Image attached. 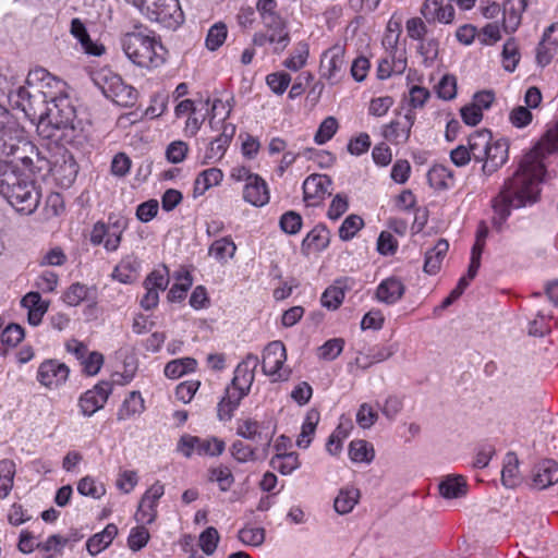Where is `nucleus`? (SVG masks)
Masks as SVG:
<instances>
[{"label": "nucleus", "instance_id": "1", "mask_svg": "<svg viewBox=\"0 0 558 558\" xmlns=\"http://www.w3.org/2000/svg\"><path fill=\"white\" fill-rule=\"evenodd\" d=\"M558 151V120L548 125L535 146L520 160L517 170L505 180L493 199V225L498 230L512 209L531 206L539 199L541 184L546 173L545 158Z\"/></svg>", "mask_w": 558, "mask_h": 558}, {"label": "nucleus", "instance_id": "2", "mask_svg": "<svg viewBox=\"0 0 558 558\" xmlns=\"http://www.w3.org/2000/svg\"><path fill=\"white\" fill-rule=\"evenodd\" d=\"M26 83H43L48 88H57V92L51 90L46 114L37 123L38 134L61 146L78 143L83 131L82 122L76 118L75 107L64 92L65 83L43 68L29 71Z\"/></svg>", "mask_w": 558, "mask_h": 558}, {"label": "nucleus", "instance_id": "3", "mask_svg": "<svg viewBox=\"0 0 558 558\" xmlns=\"http://www.w3.org/2000/svg\"><path fill=\"white\" fill-rule=\"evenodd\" d=\"M0 195L17 213L32 215L40 204L41 190L25 172L5 169L0 173Z\"/></svg>", "mask_w": 558, "mask_h": 558}, {"label": "nucleus", "instance_id": "4", "mask_svg": "<svg viewBox=\"0 0 558 558\" xmlns=\"http://www.w3.org/2000/svg\"><path fill=\"white\" fill-rule=\"evenodd\" d=\"M122 49L133 64L143 69H156L166 61L167 50L160 38L146 28L126 33Z\"/></svg>", "mask_w": 558, "mask_h": 558}, {"label": "nucleus", "instance_id": "5", "mask_svg": "<svg viewBox=\"0 0 558 558\" xmlns=\"http://www.w3.org/2000/svg\"><path fill=\"white\" fill-rule=\"evenodd\" d=\"M37 83L26 86H20L17 89L10 92L9 101L13 108L20 109L24 112L25 117L32 122L39 123L47 110L51 89L43 90L35 86ZM40 87L43 83H39Z\"/></svg>", "mask_w": 558, "mask_h": 558}, {"label": "nucleus", "instance_id": "6", "mask_svg": "<svg viewBox=\"0 0 558 558\" xmlns=\"http://www.w3.org/2000/svg\"><path fill=\"white\" fill-rule=\"evenodd\" d=\"M135 7L145 17L162 24L168 28H175L184 21L183 11L179 0H125Z\"/></svg>", "mask_w": 558, "mask_h": 558}, {"label": "nucleus", "instance_id": "7", "mask_svg": "<svg viewBox=\"0 0 558 558\" xmlns=\"http://www.w3.org/2000/svg\"><path fill=\"white\" fill-rule=\"evenodd\" d=\"M286 361L284 344L279 340L268 343L263 352L262 368L264 374L270 377L272 381L287 380L291 372L283 368Z\"/></svg>", "mask_w": 558, "mask_h": 558}, {"label": "nucleus", "instance_id": "8", "mask_svg": "<svg viewBox=\"0 0 558 558\" xmlns=\"http://www.w3.org/2000/svg\"><path fill=\"white\" fill-rule=\"evenodd\" d=\"M48 168L40 174L51 173L54 179L63 186H70L76 179L78 168L73 156L65 149H62L52 158L47 157Z\"/></svg>", "mask_w": 558, "mask_h": 558}, {"label": "nucleus", "instance_id": "9", "mask_svg": "<svg viewBox=\"0 0 558 558\" xmlns=\"http://www.w3.org/2000/svg\"><path fill=\"white\" fill-rule=\"evenodd\" d=\"M235 124L231 122H226V120L223 119L221 121L220 133L207 143V146L204 150V155L201 159V165L205 166L220 161L225 157L235 135Z\"/></svg>", "mask_w": 558, "mask_h": 558}, {"label": "nucleus", "instance_id": "10", "mask_svg": "<svg viewBox=\"0 0 558 558\" xmlns=\"http://www.w3.org/2000/svg\"><path fill=\"white\" fill-rule=\"evenodd\" d=\"M345 49L341 45H333L324 51L320 59V74L329 84L333 85L340 82L345 71L344 60Z\"/></svg>", "mask_w": 558, "mask_h": 558}, {"label": "nucleus", "instance_id": "11", "mask_svg": "<svg viewBox=\"0 0 558 558\" xmlns=\"http://www.w3.org/2000/svg\"><path fill=\"white\" fill-rule=\"evenodd\" d=\"M70 368L66 364L54 359H48L40 363L36 378L38 383L48 389H58L69 378Z\"/></svg>", "mask_w": 558, "mask_h": 558}, {"label": "nucleus", "instance_id": "12", "mask_svg": "<svg viewBox=\"0 0 558 558\" xmlns=\"http://www.w3.org/2000/svg\"><path fill=\"white\" fill-rule=\"evenodd\" d=\"M332 181L327 174H312L303 182L304 201L307 206H318L331 195Z\"/></svg>", "mask_w": 558, "mask_h": 558}, {"label": "nucleus", "instance_id": "13", "mask_svg": "<svg viewBox=\"0 0 558 558\" xmlns=\"http://www.w3.org/2000/svg\"><path fill=\"white\" fill-rule=\"evenodd\" d=\"M165 494V486L160 482L154 483L142 496L135 520L140 523L150 524L157 517L158 500Z\"/></svg>", "mask_w": 558, "mask_h": 558}, {"label": "nucleus", "instance_id": "14", "mask_svg": "<svg viewBox=\"0 0 558 558\" xmlns=\"http://www.w3.org/2000/svg\"><path fill=\"white\" fill-rule=\"evenodd\" d=\"M111 391L112 386L109 381H100L93 389L87 390L78 400L82 414L92 416L102 409Z\"/></svg>", "mask_w": 558, "mask_h": 558}, {"label": "nucleus", "instance_id": "15", "mask_svg": "<svg viewBox=\"0 0 558 558\" xmlns=\"http://www.w3.org/2000/svg\"><path fill=\"white\" fill-rule=\"evenodd\" d=\"M407 65L405 49L386 48V56L378 61L377 77L387 80L392 75H400L405 71Z\"/></svg>", "mask_w": 558, "mask_h": 558}, {"label": "nucleus", "instance_id": "16", "mask_svg": "<svg viewBox=\"0 0 558 558\" xmlns=\"http://www.w3.org/2000/svg\"><path fill=\"white\" fill-rule=\"evenodd\" d=\"M102 93L107 98L123 107L133 106L137 99V90L131 85H126L117 75L111 76L102 86Z\"/></svg>", "mask_w": 558, "mask_h": 558}, {"label": "nucleus", "instance_id": "17", "mask_svg": "<svg viewBox=\"0 0 558 558\" xmlns=\"http://www.w3.org/2000/svg\"><path fill=\"white\" fill-rule=\"evenodd\" d=\"M414 122L415 113L408 111L402 118L384 125L383 136L392 144H404L410 138Z\"/></svg>", "mask_w": 558, "mask_h": 558}, {"label": "nucleus", "instance_id": "18", "mask_svg": "<svg viewBox=\"0 0 558 558\" xmlns=\"http://www.w3.org/2000/svg\"><path fill=\"white\" fill-rule=\"evenodd\" d=\"M508 143L506 141L492 142L483 158L482 172L492 175L508 160Z\"/></svg>", "mask_w": 558, "mask_h": 558}, {"label": "nucleus", "instance_id": "19", "mask_svg": "<svg viewBox=\"0 0 558 558\" xmlns=\"http://www.w3.org/2000/svg\"><path fill=\"white\" fill-rule=\"evenodd\" d=\"M558 482V463L551 459L538 462L532 471V486L545 489Z\"/></svg>", "mask_w": 558, "mask_h": 558}, {"label": "nucleus", "instance_id": "20", "mask_svg": "<svg viewBox=\"0 0 558 558\" xmlns=\"http://www.w3.org/2000/svg\"><path fill=\"white\" fill-rule=\"evenodd\" d=\"M259 361L257 355L252 353L247 354L245 359L235 367L234 376L231 380L232 385L234 387L243 388L246 391H250L255 378V369Z\"/></svg>", "mask_w": 558, "mask_h": 558}, {"label": "nucleus", "instance_id": "21", "mask_svg": "<svg viewBox=\"0 0 558 558\" xmlns=\"http://www.w3.org/2000/svg\"><path fill=\"white\" fill-rule=\"evenodd\" d=\"M405 292V286L401 279L389 277L384 279L376 289V299L387 305L396 304Z\"/></svg>", "mask_w": 558, "mask_h": 558}, {"label": "nucleus", "instance_id": "22", "mask_svg": "<svg viewBox=\"0 0 558 558\" xmlns=\"http://www.w3.org/2000/svg\"><path fill=\"white\" fill-rule=\"evenodd\" d=\"M243 388H238L230 384L226 388L225 397L218 403V417L220 421H229L233 416V412L240 405L241 400L248 395Z\"/></svg>", "mask_w": 558, "mask_h": 558}, {"label": "nucleus", "instance_id": "23", "mask_svg": "<svg viewBox=\"0 0 558 558\" xmlns=\"http://www.w3.org/2000/svg\"><path fill=\"white\" fill-rule=\"evenodd\" d=\"M21 305L27 310V320L32 326H38L49 307V301L43 300L39 292L31 291L21 300Z\"/></svg>", "mask_w": 558, "mask_h": 558}, {"label": "nucleus", "instance_id": "24", "mask_svg": "<svg viewBox=\"0 0 558 558\" xmlns=\"http://www.w3.org/2000/svg\"><path fill=\"white\" fill-rule=\"evenodd\" d=\"M270 195L266 181L258 174L252 182L244 184L243 199L255 207H262L269 202Z\"/></svg>", "mask_w": 558, "mask_h": 558}, {"label": "nucleus", "instance_id": "25", "mask_svg": "<svg viewBox=\"0 0 558 558\" xmlns=\"http://www.w3.org/2000/svg\"><path fill=\"white\" fill-rule=\"evenodd\" d=\"M329 230L323 225H317L303 239L301 251L304 255H310L313 252H320L329 245Z\"/></svg>", "mask_w": 558, "mask_h": 558}, {"label": "nucleus", "instance_id": "26", "mask_svg": "<svg viewBox=\"0 0 558 558\" xmlns=\"http://www.w3.org/2000/svg\"><path fill=\"white\" fill-rule=\"evenodd\" d=\"M141 268L140 260L134 255L123 257L112 271V278L129 284L136 280Z\"/></svg>", "mask_w": 558, "mask_h": 558}, {"label": "nucleus", "instance_id": "27", "mask_svg": "<svg viewBox=\"0 0 558 558\" xmlns=\"http://www.w3.org/2000/svg\"><path fill=\"white\" fill-rule=\"evenodd\" d=\"M349 278H342L335 281V283L328 287L322 298L320 302L324 307L328 310H337L343 302L345 290L349 288Z\"/></svg>", "mask_w": 558, "mask_h": 558}, {"label": "nucleus", "instance_id": "28", "mask_svg": "<svg viewBox=\"0 0 558 558\" xmlns=\"http://www.w3.org/2000/svg\"><path fill=\"white\" fill-rule=\"evenodd\" d=\"M118 534V527L113 523H109L106 525V527L99 532L89 537L86 542V548L87 551L92 556H96L99 553H101L104 549H106L114 539V537Z\"/></svg>", "mask_w": 558, "mask_h": 558}, {"label": "nucleus", "instance_id": "29", "mask_svg": "<svg viewBox=\"0 0 558 558\" xmlns=\"http://www.w3.org/2000/svg\"><path fill=\"white\" fill-rule=\"evenodd\" d=\"M427 180L435 190H448L454 185L453 171L444 165H434L427 172Z\"/></svg>", "mask_w": 558, "mask_h": 558}, {"label": "nucleus", "instance_id": "30", "mask_svg": "<svg viewBox=\"0 0 558 558\" xmlns=\"http://www.w3.org/2000/svg\"><path fill=\"white\" fill-rule=\"evenodd\" d=\"M492 140V133L486 129L476 131L468 137V147L473 156L474 161H483Z\"/></svg>", "mask_w": 558, "mask_h": 558}, {"label": "nucleus", "instance_id": "31", "mask_svg": "<svg viewBox=\"0 0 558 558\" xmlns=\"http://www.w3.org/2000/svg\"><path fill=\"white\" fill-rule=\"evenodd\" d=\"M175 283L170 288L167 299L171 303L181 302L185 299L186 292L193 284V278L186 269L182 268L174 272Z\"/></svg>", "mask_w": 558, "mask_h": 558}, {"label": "nucleus", "instance_id": "32", "mask_svg": "<svg viewBox=\"0 0 558 558\" xmlns=\"http://www.w3.org/2000/svg\"><path fill=\"white\" fill-rule=\"evenodd\" d=\"M236 434L245 439L255 442H262L266 447L270 446L272 435L263 433L262 425L254 420H245L238 425Z\"/></svg>", "mask_w": 558, "mask_h": 558}, {"label": "nucleus", "instance_id": "33", "mask_svg": "<svg viewBox=\"0 0 558 558\" xmlns=\"http://www.w3.org/2000/svg\"><path fill=\"white\" fill-rule=\"evenodd\" d=\"M128 228V222L125 218L119 217L112 221V218H109V222L107 223V234L104 242V247L107 252H116L121 243L122 234L124 230Z\"/></svg>", "mask_w": 558, "mask_h": 558}, {"label": "nucleus", "instance_id": "34", "mask_svg": "<svg viewBox=\"0 0 558 558\" xmlns=\"http://www.w3.org/2000/svg\"><path fill=\"white\" fill-rule=\"evenodd\" d=\"M466 492V480L461 475L447 476L439 484V494L447 499L461 498Z\"/></svg>", "mask_w": 558, "mask_h": 558}, {"label": "nucleus", "instance_id": "35", "mask_svg": "<svg viewBox=\"0 0 558 558\" xmlns=\"http://www.w3.org/2000/svg\"><path fill=\"white\" fill-rule=\"evenodd\" d=\"M70 33L80 41L83 50L86 53L93 56H100L102 53V47L99 48L98 46L94 45L84 23L80 19L75 17L71 21Z\"/></svg>", "mask_w": 558, "mask_h": 558}, {"label": "nucleus", "instance_id": "36", "mask_svg": "<svg viewBox=\"0 0 558 558\" xmlns=\"http://www.w3.org/2000/svg\"><path fill=\"white\" fill-rule=\"evenodd\" d=\"M556 27L557 24L549 25L545 29L542 41L537 46L536 60L541 66L548 65L556 53V43L550 40V35L555 32Z\"/></svg>", "mask_w": 558, "mask_h": 558}, {"label": "nucleus", "instance_id": "37", "mask_svg": "<svg viewBox=\"0 0 558 558\" xmlns=\"http://www.w3.org/2000/svg\"><path fill=\"white\" fill-rule=\"evenodd\" d=\"M501 482L507 488H514L520 484L519 461L513 452H508L504 460L501 470Z\"/></svg>", "mask_w": 558, "mask_h": 558}, {"label": "nucleus", "instance_id": "38", "mask_svg": "<svg viewBox=\"0 0 558 558\" xmlns=\"http://www.w3.org/2000/svg\"><path fill=\"white\" fill-rule=\"evenodd\" d=\"M198 105L199 107L197 106L191 111L185 121L184 133L189 137H194L198 133L208 116L209 99L199 101Z\"/></svg>", "mask_w": 558, "mask_h": 558}, {"label": "nucleus", "instance_id": "39", "mask_svg": "<svg viewBox=\"0 0 558 558\" xmlns=\"http://www.w3.org/2000/svg\"><path fill=\"white\" fill-rule=\"evenodd\" d=\"M223 178V173L218 168H209L202 171L194 182V196L203 195L211 186L218 185Z\"/></svg>", "mask_w": 558, "mask_h": 558}, {"label": "nucleus", "instance_id": "40", "mask_svg": "<svg viewBox=\"0 0 558 558\" xmlns=\"http://www.w3.org/2000/svg\"><path fill=\"white\" fill-rule=\"evenodd\" d=\"M319 412L314 409L307 412L301 427V433L296 439V446L299 448L306 449L310 447L316 426L319 422Z\"/></svg>", "mask_w": 558, "mask_h": 558}, {"label": "nucleus", "instance_id": "41", "mask_svg": "<svg viewBox=\"0 0 558 558\" xmlns=\"http://www.w3.org/2000/svg\"><path fill=\"white\" fill-rule=\"evenodd\" d=\"M236 246L230 238H221L216 240L209 246L208 253L218 263L226 264L235 254Z\"/></svg>", "mask_w": 558, "mask_h": 558}, {"label": "nucleus", "instance_id": "42", "mask_svg": "<svg viewBox=\"0 0 558 558\" xmlns=\"http://www.w3.org/2000/svg\"><path fill=\"white\" fill-rule=\"evenodd\" d=\"M300 464L296 452L277 453L270 459V466L282 475H290Z\"/></svg>", "mask_w": 558, "mask_h": 558}, {"label": "nucleus", "instance_id": "43", "mask_svg": "<svg viewBox=\"0 0 558 558\" xmlns=\"http://www.w3.org/2000/svg\"><path fill=\"white\" fill-rule=\"evenodd\" d=\"M144 411V400L138 391H132L118 411V420L126 421Z\"/></svg>", "mask_w": 558, "mask_h": 558}, {"label": "nucleus", "instance_id": "44", "mask_svg": "<svg viewBox=\"0 0 558 558\" xmlns=\"http://www.w3.org/2000/svg\"><path fill=\"white\" fill-rule=\"evenodd\" d=\"M24 339V329L17 324H10L0 335V355H5L8 348L16 347Z\"/></svg>", "mask_w": 558, "mask_h": 558}, {"label": "nucleus", "instance_id": "45", "mask_svg": "<svg viewBox=\"0 0 558 558\" xmlns=\"http://www.w3.org/2000/svg\"><path fill=\"white\" fill-rule=\"evenodd\" d=\"M416 51L421 56L424 66H433L439 54V41L435 37H427L418 41Z\"/></svg>", "mask_w": 558, "mask_h": 558}, {"label": "nucleus", "instance_id": "46", "mask_svg": "<svg viewBox=\"0 0 558 558\" xmlns=\"http://www.w3.org/2000/svg\"><path fill=\"white\" fill-rule=\"evenodd\" d=\"M349 457L356 463H371L375 457L374 448L366 440H352L349 445Z\"/></svg>", "mask_w": 558, "mask_h": 558}, {"label": "nucleus", "instance_id": "47", "mask_svg": "<svg viewBox=\"0 0 558 558\" xmlns=\"http://www.w3.org/2000/svg\"><path fill=\"white\" fill-rule=\"evenodd\" d=\"M196 361L193 357H183L170 361L166 364L163 373L168 378H179L196 368Z\"/></svg>", "mask_w": 558, "mask_h": 558}, {"label": "nucleus", "instance_id": "48", "mask_svg": "<svg viewBox=\"0 0 558 558\" xmlns=\"http://www.w3.org/2000/svg\"><path fill=\"white\" fill-rule=\"evenodd\" d=\"M360 492L356 488H344L341 489L335 499V510L340 514H347L351 512L354 506L357 504Z\"/></svg>", "mask_w": 558, "mask_h": 558}, {"label": "nucleus", "instance_id": "49", "mask_svg": "<svg viewBox=\"0 0 558 558\" xmlns=\"http://www.w3.org/2000/svg\"><path fill=\"white\" fill-rule=\"evenodd\" d=\"M208 481L217 483L221 492H228L234 483V476L229 466L219 464L208 470Z\"/></svg>", "mask_w": 558, "mask_h": 558}, {"label": "nucleus", "instance_id": "50", "mask_svg": "<svg viewBox=\"0 0 558 558\" xmlns=\"http://www.w3.org/2000/svg\"><path fill=\"white\" fill-rule=\"evenodd\" d=\"M170 282L169 269L166 265H161L159 268L154 269L147 275L143 282L144 288L156 289L163 292Z\"/></svg>", "mask_w": 558, "mask_h": 558}, {"label": "nucleus", "instance_id": "51", "mask_svg": "<svg viewBox=\"0 0 558 558\" xmlns=\"http://www.w3.org/2000/svg\"><path fill=\"white\" fill-rule=\"evenodd\" d=\"M15 475V463L12 460L0 461V498H5L13 486Z\"/></svg>", "mask_w": 558, "mask_h": 558}, {"label": "nucleus", "instance_id": "52", "mask_svg": "<svg viewBox=\"0 0 558 558\" xmlns=\"http://www.w3.org/2000/svg\"><path fill=\"white\" fill-rule=\"evenodd\" d=\"M265 537L264 527L244 526L238 532V539L245 546L259 547L264 544Z\"/></svg>", "mask_w": 558, "mask_h": 558}, {"label": "nucleus", "instance_id": "53", "mask_svg": "<svg viewBox=\"0 0 558 558\" xmlns=\"http://www.w3.org/2000/svg\"><path fill=\"white\" fill-rule=\"evenodd\" d=\"M226 450V442L221 438L216 436L210 437H201V442L198 447V456L201 457H219Z\"/></svg>", "mask_w": 558, "mask_h": 558}, {"label": "nucleus", "instance_id": "54", "mask_svg": "<svg viewBox=\"0 0 558 558\" xmlns=\"http://www.w3.org/2000/svg\"><path fill=\"white\" fill-rule=\"evenodd\" d=\"M308 56V45L304 41H300L295 45L290 58H288L283 64L291 71H298L306 64Z\"/></svg>", "mask_w": 558, "mask_h": 558}, {"label": "nucleus", "instance_id": "55", "mask_svg": "<svg viewBox=\"0 0 558 558\" xmlns=\"http://www.w3.org/2000/svg\"><path fill=\"white\" fill-rule=\"evenodd\" d=\"M402 32L401 19L392 14L386 27L383 44L386 48L399 49L398 44Z\"/></svg>", "mask_w": 558, "mask_h": 558}, {"label": "nucleus", "instance_id": "56", "mask_svg": "<svg viewBox=\"0 0 558 558\" xmlns=\"http://www.w3.org/2000/svg\"><path fill=\"white\" fill-rule=\"evenodd\" d=\"M219 541L220 535L217 529L208 526L199 534L198 545L205 555L211 556L216 551Z\"/></svg>", "mask_w": 558, "mask_h": 558}, {"label": "nucleus", "instance_id": "57", "mask_svg": "<svg viewBox=\"0 0 558 558\" xmlns=\"http://www.w3.org/2000/svg\"><path fill=\"white\" fill-rule=\"evenodd\" d=\"M502 66L508 72H513L520 61V53L514 38H509L502 48Z\"/></svg>", "mask_w": 558, "mask_h": 558}, {"label": "nucleus", "instance_id": "58", "mask_svg": "<svg viewBox=\"0 0 558 558\" xmlns=\"http://www.w3.org/2000/svg\"><path fill=\"white\" fill-rule=\"evenodd\" d=\"M343 348L344 340L342 338L329 339L317 349V356L324 361H333L341 354Z\"/></svg>", "mask_w": 558, "mask_h": 558}, {"label": "nucleus", "instance_id": "59", "mask_svg": "<svg viewBox=\"0 0 558 558\" xmlns=\"http://www.w3.org/2000/svg\"><path fill=\"white\" fill-rule=\"evenodd\" d=\"M364 221L357 215L348 216L339 228V238L342 241H349L363 228Z\"/></svg>", "mask_w": 558, "mask_h": 558}, {"label": "nucleus", "instance_id": "60", "mask_svg": "<svg viewBox=\"0 0 558 558\" xmlns=\"http://www.w3.org/2000/svg\"><path fill=\"white\" fill-rule=\"evenodd\" d=\"M227 34V26L223 23L214 24L207 33L206 47L211 51L217 50L225 43Z\"/></svg>", "mask_w": 558, "mask_h": 558}, {"label": "nucleus", "instance_id": "61", "mask_svg": "<svg viewBox=\"0 0 558 558\" xmlns=\"http://www.w3.org/2000/svg\"><path fill=\"white\" fill-rule=\"evenodd\" d=\"M77 492L87 497L99 499L105 495L106 488L102 484L96 483L90 476H85L77 484Z\"/></svg>", "mask_w": 558, "mask_h": 558}, {"label": "nucleus", "instance_id": "62", "mask_svg": "<svg viewBox=\"0 0 558 558\" xmlns=\"http://www.w3.org/2000/svg\"><path fill=\"white\" fill-rule=\"evenodd\" d=\"M407 35L411 40L421 41L428 37V27L421 17H411L405 22Z\"/></svg>", "mask_w": 558, "mask_h": 558}, {"label": "nucleus", "instance_id": "63", "mask_svg": "<svg viewBox=\"0 0 558 558\" xmlns=\"http://www.w3.org/2000/svg\"><path fill=\"white\" fill-rule=\"evenodd\" d=\"M201 437L190 434H183L177 444V452L181 453L184 458L190 459L194 453L198 456V447Z\"/></svg>", "mask_w": 558, "mask_h": 558}, {"label": "nucleus", "instance_id": "64", "mask_svg": "<svg viewBox=\"0 0 558 558\" xmlns=\"http://www.w3.org/2000/svg\"><path fill=\"white\" fill-rule=\"evenodd\" d=\"M337 130H338L337 119L333 117H327L320 123V125L314 136V141L318 145H323L332 138V136L336 134Z\"/></svg>", "mask_w": 558, "mask_h": 558}]
</instances>
